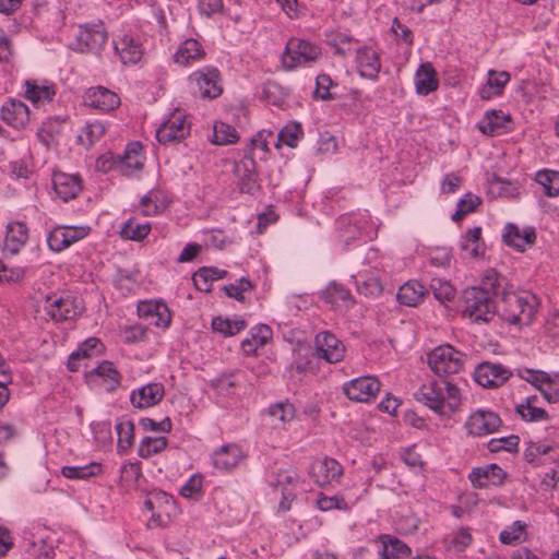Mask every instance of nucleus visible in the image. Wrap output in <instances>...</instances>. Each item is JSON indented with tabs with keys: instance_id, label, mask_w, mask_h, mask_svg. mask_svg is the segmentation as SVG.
Listing matches in <instances>:
<instances>
[{
	"instance_id": "51",
	"label": "nucleus",
	"mask_w": 559,
	"mask_h": 559,
	"mask_svg": "<svg viewBox=\"0 0 559 559\" xmlns=\"http://www.w3.org/2000/svg\"><path fill=\"white\" fill-rule=\"evenodd\" d=\"M92 373L103 378L105 381H109V391H115L121 383V374L109 360H103L96 368L93 369Z\"/></svg>"
},
{
	"instance_id": "63",
	"label": "nucleus",
	"mask_w": 559,
	"mask_h": 559,
	"mask_svg": "<svg viewBox=\"0 0 559 559\" xmlns=\"http://www.w3.org/2000/svg\"><path fill=\"white\" fill-rule=\"evenodd\" d=\"M28 559H53L55 550L52 546L45 544L44 542L32 543L29 548L26 550Z\"/></svg>"
},
{
	"instance_id": "36",
	"label": "nucleus",
	"mask_w": 559,
	"mask_h": 559,
	"mask_svg": "<svg viewBox=\"0 0 559 559\" xmlns=\"http://www.w3.org/2000/svg\"><path fill=\"white\" fill-rule=\"evenodd\" d=\"M509 81L510 74L507 71L498 72L490 70L488 72V80L486 84L479 91L480 98L490 99L495 96L501 95Z\"/></svg>"
},
{
	"instance_id": "48",
	"label": "nucleus",
	"mask_w": 559,
	"mask_h": 559,
	"mask_svg": "<svg viewBox=\"0 0 559 559\" xmlns=\"http://www.w3.org/2000/svg\"><path fill=\"white\" fill-rule=\"evenodd\" d=\"M168 445L166 437H144L139 444L138 455L142 459H148L154 454L163 452Z\"/></svg>"
},
{
	"instance_id": "39",
	"label": "nucleus",
	"mask_w": 559,
	"mask_h": 559,
	"mask_svg": "<svg viewBox=\"0 0 559 559\" xmlns=\"http://www.w3.org/2000/svg\"><path fill=\"white\" fill-rule=\"evenodd\" d=\"M24 96L37 106L39 103L51 102L56 96V88L53 85H39L36 81L27 80Z\"/></svg>"
},
{
	"instance_id": "26",
	"label": "nucleus",
	"mask_w": 559,
	"mask_h": 559,
	"mask_svg": "<svg viewBox=\"0 0 559 559\" xmlns=\"http://www.w3.org/2000/svg\"><path fill=\"white\" fill-rule=\"evenodd\" d=\"M0 117L8 126L20 130L29 121V109L22 100L9 98L1 106Z\"/></svg>"
},
{
	"instance_id": "59",
	"label": "nucleus",
	"mask_w": 559,
	"mask_h": 559,
	"mask_svg": "<svg viewBox=\"0 0 559 559\" xmlns=\"http://www.w3.org/2000/svg\"><path fill=\"white\" fill-rule=\"evenodd\" d=\"M430 289L437 300L444 304L450 301L455 296L454 287L447 281L440 278H432L430 282Z\"/></svg>"
},
{
	"instance_id": "64",
	"label": "nucleus",
	"mask_w": 559,
	"mask_h": 559,
	"mask_svg": "<svg viewBox=\"0 0 559 559\" xmlns=\"http://www.w3.org/2000/svg\"><path fill=\"white\" fill-rule=\"evenodd\" d=\"M473 542V537L469 528L461 527L457 532L453 534V537L450 542V547L455 551L461 552L465 550Z\"/></svg>"
},
{
	"instance_id": "50",
	"label": "nucleus",
	"mask_w": 559,
	"mask_h": 559,
	"mask_svg": "<svg viewBox=\"0 0 559 559\" xmlns=\"http://www.w3.org/2000/svg\"><path fill=\"white\" fill-rule=\"evenodd\" d=\"M141 477L142 466L140 462H128L120 468V484L127 489L136 488Z\"/></svg>"
},
{
	"instance_id": "5",
	"label": "nucleus",
	"mask_w": 559,
	"mask_h": 559,
	"mask_svg": "<svg viewBox=\"0 0 559 559\" xmlns=\"http://www.w3.org/2000/svg\"><path fill=\"white\" fill-rule=\"evenodd\" d=\"M466 354L450 344L439 345L427 356V362L432 372L440 379L457 374L464 369Z\"/></svg>"
},
{
	"instance_id": "21",
	"label": "nucleus",
	"mask_w": 559,
	"mask_h": 559,
	"mask_svg": "<svg viewBox=\"0 0 559 559\" xmlns=\"http://www.w3.org/2000/svg\"><path fill=\"white\" fill-rule=\"evenodd\" d=\"M356 63L361 78L376 81L381 71V55L370 46H362L356 50Z\"/></svg>"
},
{
	"instance_id": "25",
	"label": "nucleus",
	"mask_w": 559,
	"mask_h": 559,
	"mask_svg": "<svg viewBox=\"0 0 559 559\" xmlns=\"http://www.w3.org/2000/svg\"><path fill=\"white\" fill-rule=\"evenodd\" d=\"M164 395V385L159 382H152L133 390L130 394V402L133 407L145 409L157 405Z\"/></svg>"
},
{
	"instance_id": "3",
	"label": "nucleus",
	"mask_w": 559,
	"mask_h": 559,
	"mask_svg": "<svg viewBox=\"0 0 559 559\" xmlns=\"http://www.w3.org/2000/svg\"><path fill=\"white\" fill-rule=\"evenodd\" d=\"M414 396L440 416L455 413L461 405L460 389L448 379L439 378L421 384Z\"/></svg>"
},
{
	"instance_id": "18",
	"label": "nucleus",
	"mask_w": 559,
	"mask_h": 559,
	"mask_svg": "<svg viewBox=\"0 0 559 559\" xmlns=\"http://www.w3.org/2000/svg\"><path fill=\"white\" fill-rule=\"evenodd\" d=\"M139 317L157 328L166 329L171 322V312L162 300H144L138 305Z\"/></svg>"
},
{
	"instance_id": "60",
	"label": "nucleus",
	"mask_w": 559,
	"mask_h": 559,
	"mask_svg": "<svg viewBox=\"0 0 559 559\" xmlns=\"http://www.w3.org/2000/svg\"><path fill=\"white\" fill-rule=\"evenodd\" d=\"M334 85L335 83L329 74H319L316 78V90L313 92V97L321 100L334 99L335 95L330 92L331 87Z\"/></svg>"
},
{
	"instance_id": "1",
	"label": "nucleus",
	"mask_w": 559,
	"mask_h": 559,
	"mask_svg": "<svg viewBox=\"0 0 559 559\" xmlns=\"http://www.w3.org/2000/svg\"><path fill=\"white\" fill-rule=\"evenodd\" d=\"M507 284V277L489 269L481 277L479 286L463 292V316L473 322H489L497 313L499 292Z\"/></svg>"
},
{
	"instance_id": "61",
	"label": "nucleus",
	"mask_w": 559,
	"mask_h": 559,
	"mask_svg": "<svg viewBox=\"0 0 559 559\" xmlns=\"http://www.w3.org/2000/svg\"><path fill=\"white\" fill-rule=\"evenodd\" d=\"M295 406L288 401L278 402L269 407V414L271 417L282 421L287 423L294 419L295 417Z\"/></svg>"
},
{
	"instance_id": "46",
	"label": "nucleus",
	"mask_w": 559,
	"mask_h": 559,
	"mask_svg": "<svg viewBox=\"0 0 559 559\" xmlns=\"http://www.w3.org/2000/svg\"><path fill=\"white\" fill-rule=\"evenodd\" d=\"M535 180L543 186L546 197L555 198L559 195V171L552 169L538 170Z\"/></svg>"
},
{
	"instance_id": "58",
	"label": "nucleus",
	"mask_w": 559,
	"mask_h": 559,
	"mask_svg": "<svg viewBox=\"0 0 559 559\" xmlns=\"http://www.w3.org/2000/svg\"><path fill=\"white\" fill-rule=\"evenodd\" d=\"M515 412L525 421H544L549 418L546 409L536 407L533 404H519L515 407Z\"/></svg>"
},
{
	"instance_id": "27",
	"label": "nucleus",
	"mask_w": 559,
	"mask_h": 559,
	"mask_svg": "<svg viewBox=\"0 0 559 559\" xmlns=\"http://www.w3.org/2000/svg\"><path fill=\"white\" fill-rule=\"evenodd\" d=\"M206 51L203 45L195 38L185 39L173 56L174 62L183 67L204 60Z\"/></svg>"
},
{
	"instance_id": "34",
	"label": "nucleus",
	"mask_w": 559,
	"mask_h": 559,
	"mask_svg": "<svg viewBox=\"0 0 559 559\" xmlns=\"http://www.w3.org/2000/svg\"><path fill=\"white\" fill-rule=\"evenodd\" d=\"M171 203V200L160 189H152L145 194L140 205L145 216H155L163 213Z\"/></svg>"
},
{
	"instance_id": "23",
	"label": "nucleus",
	"mask_w": 559,
	"mask_h": 559,
	"mask_svg": "<svg viewBox=\"0 0 559 559\" xmlns=\"http://www.w3.org/2000/svg\"><path fill=\"white\" fill-rule=\"evenodd\" d=\"M316 349L319 356L330 364L341 361L346 350L344 344L334 334L326 331L317 334Z\"/></svg>"
},
{
	"instance_id": "11",
	"label": "nucleus",
	"mask_w": 559,
	"mask_h": 559,
	"mask_svg": "<svg viewBox=\"0 0 559 559\" xmlns=\"http://www.w3.org/2000/svg\"><path fill=\"white\" fill-rule=\"evenodd\" d=\"M343 466L332 457H323L316 460L309 468V475L311 479L319 487L334 486L340 484L343 476Z\"/></svg>"
},
{
	"instance_id": "9",
	"label": "nucleus",
	"mask_w": 559,
	"mask_h": 559,
	"mask_svg": "<svg viewBox=\"0 0 559 559\" xmlns=\"http://www.w3.org/2000/svg\"><path fill=\"white\" fill-rule=\"evenodd\" d=\"M108 35L102 22L86 23L79 27L74 49L80 52L99 53L103 50Z\"/></svg>"
},
{
	"instance_id": "35",
	"label": "nucleus",
	"mask_w": 559,
	"mask_h": 559,
	"mask_svg": "<svg viewBox=\"0 0 559 559\" xmlns=\"http://www.w3.org/2000/svg\"><path fill=\"white\" fill-rule=\"evenodd\" d=\"M427 290L418 281H408L403 284L396 294L397 301L407 307H416L423 302Z\"/></svg>"
},
{
	"instance_id": "16",
	"label": "nucleus",
	"mask_w": 559,
	"mask_h": 559,
	"mask_svg": "<svg viewBox=\"0 0 559 559\" xmlns=\"http://www.w3.org/2000/svg\"><path fill=\"white\" fill-rule=\"evenodd\" d=\"M235 171L238 178V188L241 193L255 195L261 191L257 163L252 156L245 155L236 165Z\"/></svg>"
},
{
	"instance_id": "31",
	"label": "nucleus",
	"mask_w": 559,
	"mask_h": 559,
	"mask_svg": "<svg viewBox=\"0 0 559 559\" xmlns=\"http://www.w3.org/2000/svg\"><path fill=\"white\" fill-rule=\"evenodd\" d=\"M52 186L57 195L64 202L75 199L82 190V180L79 176L64 173H55Z\"/></svg>"
},
{
	"instance_id": "38",
	"label": "nucleus",
	"mask_w": 559,
	"mask_h": 559,
	"mask_svg": "<svg viewBox=\"0 0 559 559\" xmlns=\"http://www.w3.org/2000/svg\"><path fill=\"white\" fill-rule=\"evenodd\" d=\"M321 299L331 305L332 307L347 306L353 304V296L349 289L344 285L332 282L330 283L320 295Z\"/></svg>"
},
{
	"instance_id": "54",
	"label": "nucleus",
	"mask_w": 559,
	"mask_h": 559,
	"mask_svg": "<svg viewBox=\"0 0 559 559\" xmlns=\"http://www.w3.org/2000/svg\"><path fill=\"white\" fill-rule=\"evenodd\" d=\"M420 524V520L411 511L400 512L395 519V528L402 535L414 534Z\"/></svg>"
},
{
	"instance_id": "44",
	"label": "nucleus",
	"mask_w": 559,
	"mask_h": 559,
	"mask_svg": "<svg viewBox=\"0 0 559 559\" xmlns=\"http://www.w3.org/2000/svg\"><path fill=\"white\" fill-rule=\"evenodd\" d=\"M116 430L118 435L117 450L124 454L133 445L135 426L131 419H121L117 423Z\"/></svg>"
},
{
	"instance_id": "8",
	"label": "nucleus",
	"mask_w": 559,
	"mask_h": 559,
	"mask_svg": "<svg viewBox=\"0 0 559 559\" xmlns=\"http://www.w3.org/2000/svg\"><path fill=\"white\" fill-rule=\"evenodd\" d=\"M191 131V123L188 121L187 116L180 110L175 109L156 130V139L163 144L180 143Z\"/></svg>"
},
{
	"instance_id": "22",
	"label": "nucleus",
	"mask_w": 559,
	"mask_h": 559,
	"mask_svg": "<svg viewBox=\"0 0 559 559\" xmlns=\"http://www.w3.org/2000/svg\"><path fill=\"white\" fill-rule=\"evenodd\" d=\"M114 48L123 64H136L143 57V47L139 37L123 34L114 39Z\"/></svg>"
},
{
	"instance_id": "24",
	"label": "nucleus",
	"mask_w": 559,
	"mask_h": 559,
	"mask_svg": "<svg viewBox=\"0 0 559 559\" xmlns=\"http://www.w3.org/2000/svg\"><path fill=\"white\" fill-rule=\"evenodd\" d=\"M507 473L497 464H490L484 467H474L468 475L474 488H488L490 486H501L506 479Z\"/></svg>"
},
{
	"instance_id": "33",
	"label": "nucleus",
	"mask_w": 559,
	"mask_h": 559,
	"mask_svg": "<svg viewBox=\"0 0 559 559\" xmlns=\"http://www.w3.org/2000/svg\"><path fill=\"white\" fill-rule=\"evenodd\" d=\"M415 86L418 95L426 96L439 86L438 74L430 62L421 63L415 73Z\"/></svg>"
},
{
	"instance_id": "40",
	"label": "nucleus",
	"mask_w": 559,
	"mask_h": 559,
	"mask_svg": "<svg viewBox=\"0 0 559 559\" xmlns=\"http://www.w3.org/2000/svg\"><path fill=\"white\" fill-rule=\"evenodd\" d=\"M152 225L150 223L140 224L135 218L131 217L123 223L120 230L122 239L132 241H142L151 233Z\"/></svg>"
},
{
	"instance_id": "4",
	"label": "nucleus",
	"mask_w": 559,
	"mask_h": 559,
	"mask_svg": "<svg viewBox=\"0 0 559 559\" xmlns=\"http://www.w3.org/2000/svg\"><path fill=\"white\" fill-rule=\"evenodd\" d=\"M187 82L190 92L202 99H216L224 92L222 73L214 66H204L193 71Z\"/></svg>"
},
{
	"instance_id": "19",
	"label": "nucleus",
	"mask_w": 559,
	"mask_h": 559,
	"mask_svg": "<svg viewBox=\"0 0 559 559\" xmlns=\"http://www.w3.org/2000/svg\"><path fill=\"white\" fill-rule=\"evenodd\" d=\"M247 453L237 443L221 445L212 454V463L216 469L223 472L234 471L240 462L247 459Z\"/></svg>"
},
{
	"instance_id": "13",
	"label": "nucleus",
	"mask_w": 559,
	"mask_h": 559,
	"mask_svg": "<svg viewBox=\"0 0 559 559\" xmlns=\"http://www.w3.org/2000/svg\"><path fill=\"white\" fill-rule=\"evenodd\" d=\"M501 425L502 420L497 413L477 409L467 417L465 429L469 436L483 437L498 431Z\"/></svg>"
},
{
	"instance_id": "7",
	"label": "nucleus",
	"mask_w": 559,
	"mask_h": 559,
	"mask_svg": "<svg viewBox=\"0 0 559 559\" xmlns=\"http://www.w3.org/2000/svg\"><path fill=\"white\" fill-rule=\"evenodd\" d=\"M518 376L537 389L548 403L559 402V372L550 374L543 370L520 368Z\"/></svg>"
},
{
	"instance_id": "37",
	"label": "nucleus",
	"mask_w": 559,
	"mask_h": 559,
	"mask_svg": "<svg viewBox=\"0 0 559 559\" xmlns=\"http://www.w3.org/2000/svg\"><path fill=\"white\" fill-rule=\"evenodd\" d=\"M382 550L380 556L382 559H404L412 555L411 547L396 537L390 535H381Z\"/></svg>"
},
{
	"instance_id": "2",
	"label": "nucleus",
	"mask_w": 559,
	"mask_h": 559,
	"mask_svg": "<svg viewBox=\"0 0 559 559\" xmlns=\"http://www.w3.org/2000/svg\"><path fill=\"white\" fill-rule=\"evenodd\" d=\"M499 292L497 313L503 321L516 326L531 325L538 311L539 299L531 292L515 293L507 280V284Z\"/></svg>"
},
{
	"instance_id": "55",
	"label": "nucleus",
	"mask_w": 559,
	"mask_h": 559,
	"mask_svg": "<svg viewBox=\"0 0 559 559\" xmlns=\"http://www.w3.org/2000/svg\"><path fill=\"white\" fill-rule=\"evenodd\" d=\"M254 284L248 277H241L236 283L225 285L223 290L229 298H234L239 302H245L243 294L254 289Z\"/></svg>"
},
{
	"instance_id": "47",
	"label": "nucleus",
	"mask_w": 559,
	"mask_h": 559,
	"mask_svg": "<svg viewBox=\"0 0 559 559\" xmlns=\"http://www.w3.org/2000/svg\"><path fill=\"white\" fill-rule=\"evenodd\" d=\"M304 135L301 124L298 122H290L282 128L277 134L275 147L281 148L282 144L295 148L298 145V140Z\"/></svg>"
},
{
	"instance_id": "52",
	"label": "nucleus",
	"mask_w": 559,
	"mask_h": 559,
	"mask_svg": "<svg viewBox=\"0 0 559 559\" xmlns=\"http://www.w3.org/2000/svg\"><path fill=\"white\" fill-rule=\"evenodd\" d=\"M239 140L237 130L225 122H216L214 124V133L212 142L216 145L235 144Z\"/></svg>"
},
{
	"instance_id": "57",
	"label": "nucleus",
	"mask_w": 559,
	"mask_h": 559,
	"mask_svg": "<svg viewBox=\"0 0 559 559\" xmlns=\"http://www.w3.org/2000/svg\"><path fill=\"white\" fill-rule=\"evenodd\" d=\"M203 476L201 474H193L187 483L180 488V495L183 498L198 501L202 497Z\"/></svg>"
},
{
	"instance_id": "15",
	"label": "nucleus",
	"mask_w": 559,
	"mask_h": 559,
	"mask_svg": "<svg viewBox=\"0 0 559 559\" xmlns=\"http://www.w3.org/2000/svg\"><path fill=\"white\" fill-rule=\"evenodd\" d=\"M381 383L374 377H359L343 385L344 394L355 402H369L380 391Z\"/></svg>"
},
{
	"instance_id": "17",
	"label": "nucleus",
	"mask_w": 559,
	"mask_h": 559,
	"mask_svg": "<svg viewBox=\"0 0 559 559\" xmlns=\"http://www.w3.org/2000/svg\"><path fill=\"white\" fill-rule=\"evenodd\" d=\"M479 131L488 136H498L513 131L512 117L502 110H487L483 119L478 122Z\"/></svg>"
},
{
	"instance_id": "20",
	"label": "nucleus",
	"mask_w": 559,
	"mask_h": 559,
	"mask_svg": "<svg viewBox=\"0 0 559 559\" xmlns=\"http://www.w3.org/2000/svg\"><path fill=\"white\" fill-rule=\"evenodd\" d=\"M45 309L47 314L57 322L74 319L81 312L75 298L69 295L59 298L48 297Z\"/></svg>"
},
{
	"instance_id": "53",
	"label": "nucleus",
	"mask_w": 559,
	"mask_h": 559,
	"mask_svg": "<svg viewBox=\"0 0 559 559\" xmlns=\"http://www.w3.org/2000/svg\"><path fill=\"white\" fill-rule=\"evenodd\" d=\"M317 507L319 510L323 512H329L333 510H349L347 501L345 500L344 496L340 493L334 496H326L325 493L320 492L317 498Z\"/></svg>"
},
{
	"instance_id": "10",
	"label": "nucleus",
	"mask_w": 559,
	"mask_h": 559,
	"mask_svg": "<svg viewBox=\"0 0 559 559\" xmlns=\"http://www.w3.org/2000/svg\"><path fill=\"white\" fill-rule=\"evenodd\" d=\"M82 98L86 107H91L100 114H111L121 105L120 96L115 91L103 85L88 87L85 90Z\"/></svg>"
},
{
	"instance_id": "30",
	"label": "nucleus",
	"mask_w": 559,
	"mask_h": 559,
	"mask_svg": "<svg viewBox=\"0 0 559 559\" xmlns=\"http://www.w3.org/2000/svg\"><path fill=\"white\" fill-rule=\"evenodd\" d=\"M502 238L507 246L523 252L527 246L535 243L536 231L533 227H527L524 230H521L515 224L508 223L504 227Z\"/></svg>"
},
{
	"instance_id": "49",
	"label": "nucleus",
	"mask_w": 559,
	"mask_h": 559,
	"mask_svg": "<svg viewBox=\"0 0 559 559\" xmlns=\"http://www.w3.org/2000/svg\"><path fill=\"white\" fill-rule=\"evenodd\" d=\"M102 473V464L92 462L84 466H63L61 474L69 479H87Z\"/></svg>"
},
{
	"instance_id": "41",
	"label": "nucleus",
	"mask_w": 559,
	"mask_h": 559,
	"mask_svg": "<svg viewBox=\"0 0 559 559\" xmlns=\"http://www.w3.org/2000/svg\"><path fill=\"white\" fill-rule=\"evenodd\" d=\"M461 249L463 251H469L471 257L475 259L485 254V245L481 240V227L477 226L465 233Z\"/></svg>"
},
{
	"instance_id": "45",
	"label": "nucleus",
	"mask_w": 559,
	"mask_h": 559,
	"mask_svg": "<svg viewBox=\"0 0 559 559\" xmlns=\"http://www.w3.org/2000/svg\"><path fill=\"white\" fill-rule=\"evenodd\" d=\"M107 130V123L99 120L86 122L82 129V133L79 135V142L84 146H92L98 142Z\"/></svg>"
},
{
	"instance_id": "62",
	"label": "nucleus",
	"mask_w": 559,
	"mask_h": 559,
	"mask_svg": "<svg viewBox=\"0 0 559 559\" xmlns=\"http://www.w3.org/2000/svg\"><path fill=\"white\" fill-rule=\"evenodd\" d=\"M104 349L105 346L99 338L88 337L74 352L79 354L81 359H87L95 355L103 354Z\"/></svg>"
},
{
	"instance_id": "56",
	"label": "nucleus",
	"mask_w": 559,
	"mask_h": 559,
	"mask_svg": "<svg viewBox=\"0 0 559 559\" xmlns=\"http://www.w3.org/2000/svg\"><path fill=\"white\" fill-rule=\"evenodd\" d=\"M481 204V199L472 193H466L464 198H462L457 202L456 211L452 215L453 222L462 221L467 214L474 212L478 205Z\"/></svg>"
},
{
	"instance_id": "14",
	"label": "nucleus",
	"mask_w": 559,
	"mask_h": 559,
	"mask_svg": "<svg viewBox=\"0 0 559 559\" xmlns=\"http://www.w3.org/2000/svg\"><path fill=\"white\" fill-rule=\"evenodd\" d=\"M512 372L501 364L490 361L480 362L474 370V380L484 388H499L503 385Z\"/></svg>"
},
{
	"instance_id": "28",
	"label": "nucleus",
	"mask_w": 559,
	"mask_h": 559,
	"mask_svg": "<svg viewBox=\"0 0 559 559\" xmlns=\"http://www.w3.org/2000/svg\"><path fill=\"white\" fill-rule=\"evenodd\" d=\"M143 145L140 142H131L127 145L123 155H118V173L123 177H132L136 171L142 170L143 162L141 152Z\"/></svg>"
},
{
	"instance_id": "43",
	"label": "nucleus",
	"mask_w": 559,
	"mask_h": 559,
	"mask_svg": "<svg viewBox=\"0 0 559 559\" xmlns=\"http://www.w3.org/2000/svg\"><path fill=\"white\" fill-rule=\"evenodd\" d=\"M299 483V474L295 468L278 469L273 474L270 485L274 489L294 491Z\"/></svg>"
},
{
	"instance_id": "6",
	"label": "nucleus",
	"mask_w": 559,
	"mask_h": 559,
	"mask_svg": "<svg viewBox=\"0 0 559 559\" xmlns=\"http://www.w3.org/2000/svg\"><path fill=\"white\" fill-rule=\"evenodd\" d=\"M321 53L320 46L299 37H290L281 57L282 67L286 71H292L316 62Z\"/></svg>"
},
{
	"instance_id": "12",
	"label": "nucleus",
	"mask_w": 559,
	"mask_h": 559,
	"mask_svg": "<svg viewBox=\"0 0 559 559\" xmlns=\"http://www.w3.org/2000/svg\"><path fill=\"white\" fill-rule=\"evenodd\" d=\"M90 233L84 226H56L47 235L48 248L53 252H61L71 245L82 240Z\"/></svg>"
},
{
	"instance_id": "32",
	"label": "nucleus",
	"mask_w": 559,
	"mask_h": 559,
	"mask_svg": "<svg viewBox=\"0 0 559 559\" xmlns=\"http://www.w3.org/2000/svg\"><path fill=\"white\" fill-rule=\"evenodd\" d=\"M250 336L241 342V349L247 356H255L258 349L265 346L273 337L272 329L266 324H259L250 330Z\"/></svg>"
},
{
	"instance_id": "42",
	"label": "nucleus",
	"mask_w": 559,
	"mask_h": 559,
	"mask_svg": "<svg viewBox=\"0 0 559 559\" xmlns=\"http://www.w3.org/2000/svg\"><path fill=\"white\" fill-rule=\"evenodd\" d=\"M247 328L243 319L230 320L221 316L213 318L212 329L225 337L234 336Z\"/></svg>"
},
{
	"instance_id": "29",
	"label": "nucleus",
	"mask_w": 559,
	"mask_h": 559,
	"mask_svg": "<svg viewBox=\"0 0 559 559\" xmlns=\"http://www.w3.org/2000/svg\"><path fill=\"white\" fill-rule=\"evenodd\" d=\"M28 240V227L21 221L10 222L5 227L3 251L14 255L19 253Z\"/></svg>"
}]
</instances>
